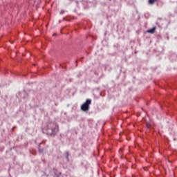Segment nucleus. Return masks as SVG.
<instances>
[{"label": "nucleus", "instance_id": "nucleus-1", "mask_svg": "<svg viewBox=\"0 0 177 177\" xmlns=\"http://www.w3.org/2000/svg\"><path fill=\"white\" fill-rule=\"evenodd\" d=\"M43 132L48 136L55 138L59 133V125L55 122H48L46 127H44Z\"/></svg>", "mask_w": 177, "mask_h": 177}, {"label": "nucleus", "instance_id": "nucleus-2", "mask_svg": "<svg viewBox=\"0 0 177 177\" xmlns=\"http://www.w3.org/2000/svg\"><path fill=\"white\" fill-rule=\"evenodd\" d=\"M91 104H92V100L87 99L82 106L81 111H88L91 109Z\"/></svg>", "mask_w": 177, "mask_h": 177}, {"label": "nucleus", "instance_id": "nucleus-3", "mask_svg": "<svg viewBox=\"0 0 177 177\" xmlns=\"http://www.w3.org/2000/svg\"><path fill=\"white\" fill-rule=\"evenodd\" d=\"M42 143L44 142H41L39 144V153H40V154H42V153H44V148H41V145H42Z\"/></svg>", "mask_w": 177, "mask_h": 177}, {"label": "nucleus", "instance_id": "nucleus-4", "mask_svg": "<svg viewBox=\"0 0 177 177\" xmlns=\"http://www.w3.org/2000/svg\"><path fill=\"white\" fill-rule=\"evenodd\" d=\"M147 32H149V34H154V32H156V27L152 28L151 29L148 30Z\"/></svg>", "mask_w": 177, "mask_h": 177}, {"label": "nucleus", "instance_id": "nucleus-5", "mask_svg": "<svg viewBox=\"0 0 177 177\" xmlns=\"http://www.w3.org/2000/svg\"><path fill=\"white\" fill-rule=\"evenodd\" d=\"M155 2H158V0H149L148 3H149V5H154Z\"/></svg>", "mask_w": 177, "mask_h": 177}, {"label": "nucleus", "instance_id": "nucleus-6", "mask_svg": "<svg viewBox=\"0 0 177 177\" xmlns=\"http://www.w3.org/2000/svg\"><path fill=\"white\" fill-rule=\"evenodd\" d=\"M70 156V153H68V151L66 152V158L67 161H70V159L68 158V156Z\"/></svg>", "mask_w": 177, "mask_h": 177}, {"label": "nucleus", "instance_id": "nucleus-7", "mask_svg": "<svg viewBox=\"0 0 177 177\" xmlns=\"http://www.w3.org/2000/svg\"><path fill=\"white\" fill-rule=\"evenodd\" d=\"M63 13H64V10H62L60 12V15H63Z\"/></svg>", "mask_w": 177, "mask_h": 177}]
</instances>
